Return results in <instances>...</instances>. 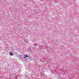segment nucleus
<instances>
[{"mask_svg": "<svg viewBox=\"0 0 79 79\" xmlns=\"http://www.w3.org/2000/svg\"><path fill=\"white\" fill-rule=\"evenodd\" d=\"M25 57H23V58H26V57H28V56H27V55H25Z\"/></svg>", "mask_w": 79, "mask_h": 79, "instance_id": "2", "label": "nucleus"}, {"mask_svg": "<svg viewBox=\"0 0 79 79\" xmlns=\"http://www.w3.org/2000/svg\"><path fill=\"white\" fill-rule=\"evenodd\" d=\"M9 54H10V55H11V56L13 55V53L12 52H10L9 53Z\"/></svg>", "mask_w": 79, "mask_h": 79, "instance_id": "1", "label": "nucleus"}]
</instances>
